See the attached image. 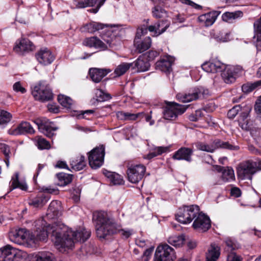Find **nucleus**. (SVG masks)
I'll use <instances>...</instances> for the list:
<instances>
[{
  "mask_svg": "<svg viewBox=\"0 0 261 261\" xmlns=\"http://www.w3.org/2000/svg\"><path fill=\"white\" fill-rule=\"evenodd\" d=\"M42 218L34 222V232L25 228H19L9 233L10 240L17 244L31 245L39 241L46 240L49 234L54 238L55 244L61 252L72 248L75 242H84L90 236L91 232L84 227L73 230L62 223L46 225Z\"/></svg>",
  "mask_w": 261,
  "mask_h": 261,
  "instance_id": "obj_1",
  "label": "nucleus"
},
{
  "mask_svg": "<svg viewBox=\"0 0 261 261\" xmlns=\"http://www.w3.org/2000/svg\"><path fill=\"white\" fill-rule=\"evenodd\" d=\"M93 220L95 222L97 236L100 239H106L118 232H121L125 238H128L132 234L130 230L122 229L121 226L104 211L94 212Z\"/></svg>",
  "mask_w": 261,
  "mask_h": 261,
  "instance_id": "obj_2",
  "label": "nucleus"
},
{
  "mask_svg": "<svg viewBox=\"0 0 261 261\" xmlns=\"http://www.w3.org/2000/svg\"><path fill=\"white\" fill-rule=\"evenodd\" d=\"M102 38L107 44L97 37L86 38L82 44L84 46L102 51L107 49L108 47H113L117 45L119 41V38L110 30L108 31L106 34H103Z\"/></svg>",
  "mask_w": 261,
  "mask_h": 261,
  "instance_id": "obj_3",
  "label": "nucleus"
},
{
  "mask_svg": "<svg viewBox=\"0 0 261 261\" xmlns=\"http://www.w3.org/2000/svg\"><path fill=\"white\" fill-rule=\"evenodd\" d=\"M194 145L197 150L210 153H213L220 148L231 150H237L239 149L238 146L233 145L228 142H224L219 139H215L210 143L198 141Z\"/></svg>",
  "mask_w": 261,
  "mask_h": 261,
  "instance_id": "obj_4",
  "label": "nucleus"
},
{
  "mask_svg": "<svg viewBox=\"0 0 261 261\" xmlns=\"http://www.w3.org/2000/svg\"><path fill=\"white\" fill-rule=\"evenodd\" d=\"M260 165L252 160H247L240 163L237 168L238 178L252 180L253 175L257 172Z\"/></svg>",
  "mask_w": 261,
  "mask_h": 261,
  "instance_id": "obj_5",
  "label": "nucleus"
},
{
  "mask_svg": "<svg viewBox=\"0 0 261 261\" xmlns=\"http://www.w3.org/2000/svg\"><path fill=\"white\" fill-rule=\"evenodd\" d=\"M28 253L21 250L7 245L0 249V261H23Z\"/></svg>",
  "mask_w": 261,
  "mask_h": 261,
  "instance_id": "obj_6",
  "label": "nucleus"
},
{
  "mask_svg": "<svg viewBox=\"0 0 261 261\" xmlns=\"http://www.w3.org/2000/svg\"><path fill=\"white\" fill-rule=\"evenodd\" d=\"M176 258L174 250L167 244L160 245L156 248L154 261H173ZM178 261H188L180 259Z\"/></svg>",
  "mask_w": 261,
  "mask_h": 261,
  "instance_id": "obj_7",
  "label": "nucleus"
},
{
  "mask_svg": "<svg viewBox=\"0 0 261 261\" xmlns=\"http://www.w3.org/2000/svg\"><path fill=\"white\" fill-rule=\"evenodd\" d=\"M32 94L36 100L42 102L51 100L53 97L50 88L43 82H40L32 88Z\"/></svg>",
  "mask_w": 261,
  "mask_h": 261,
  "instance_id": "obj_8",
  "label": "nucleus"
},
{
  "mask_svg": "<svg viewBox=\"0 0 261 261\" xmlns=\"http://www.w3.org/2000/svg\"><path fill=\"white\" fill-rule=\"evenodd\" d=\"M167 105L164 108L163 117L169 120H174L178 115L183 114L187 107L180 105L174 102H166Z\"/></svg>",
  "mask_w": 261,
  "mask_h": 261,
  "instance_id": "obj_9",
  "label": "nucleus"
},
{
  "mask_svg": "<svg viewBox=\"0 0 261 261\" xmlns=\"http://www.w3.org/2000/svg\"><path fill=\"white\" fill-rule=\"evenodd\" d=\"M146 167L142 164H132L127 166L126 174L128 180L137 184L144 176Z\"/></svg>",
  "mask_w": 261,
  "mask_h": 261,
  "instance_id": "obj_10",
  "label": "nucleus"
},
{
  "mask_svg": "<svg viewBox=\"0 0 261 261\" xmlns=\"http://www.w3.org/2000/svg\"><path fill=\"white\" fill-rule=\"evenodd\" d=\"M105 147L100 145L92 150L88 156L89 164L92 169H97L102 166L105 156Z\"/></svg>",
  "mask_w": 261,
  "mask_h": 261,
  "instance_id": "obj_11",
  "label": "nucleus"
},
{
  "mask_svg": "<svg viewBox=\"0 0 261 261\" xmlns=\"http://www.w3.org/2000/svg\"><path fill=\"white\" fill-rule=\"evenodd\" d=\"M208 91L207 89H204L202 88H195L190 91L187 93L177 94L176 98L180 102H189L201 98H204L205 95L208 94Z\"/></svg>",
  "mask_w": 261,
  "mask_h": 261,
  "instance_id": "obj_12",
  "label": "nucleus"
},
{
  "mask_svg": "<svg viewBox=\"0 0 261 261\" xmlns=\"http://www.w3.org/2000/svg\"><path fill=\"white\" fill-rule=\"evenodd\" d=\"M34 122L38 126L39 130L46 136L51 138L55 135L54 132L58 128L54 127V123L46 118H37Z\"/></svg>",
  "mask_w": 261,
  "mask_h": 261,
  "instance_id": "obj_13",
  "label": "nucleus"
},
{
  "mask_svg": "<svg viewBox=\"0 0 261 261\" xmlns=\"http://www.w3.org/2000/svg\"><path fill=\"white\" fill-rule=\"evenodd\" d=\"M211 226V220L208 216L200 212L193 223V228L201 232L206 231Z\"/></svg>",
  "mask_w": 261,
  "mask_h": 261,
  "instance_id": "obj_14",
  "label": "nucleus"
},
{
  "mask_svg": "<svg viewBox=\"0 0 261 261\" xmlns=\"http://www.w3.org/2000/svg\"><path fill=\"white\" fill-rule=\"evenodd\" d=\"M222 71V77L225 83L231 84L235 82L238 68L233 66L225 65Z\"/></svg>",
  "mask_w": 261,
  "mask_h": 261,
  "instance_id": "obj_15",
  "label": "nucleus"
},
{
  "mask_svg": "<svg viewBox=\"0 0 261 261\" xmlns=\"http://www.w3.org/2000/svg\"><path fill=\"white\" fill-rule=\"evenodd\" d=\"M35 130L32 125L28 122L24 121L20 123L15 128L10 129L8 131L10 135L17 136L23 134H33Z\"/></svg>",
  "mask_w": 261,
  "mask_h": 261,
  "instance_id": "obj_16",
  "label": "nucleus"
},
{
  "mask_svg": "<svg viewBox=\"0 0 261 261\" xmlns=\"http://www.w3.org/2000/svg\"><path fill=\"white\" fill-rule=\"evenodd\" d=\"M170 21L167 20L158 21L154 25L148 26V31L154 33V36H158L166 31L169 27Z\"/></svg>",
  "mask_w": 261,
  "mask_h": 261,
  "instance_id": "obj_17",
  "label": "nucleus"
},
{
  "mask_svg": "<svg viewBox=\"0 0 261 261\" xmlns=\"http://www.w3.org/2000/svg\"><path fill=\"white\" fill-rule=\"evenodd\" d=\"M34 46L32 42L27 39H21L19 41H16L14 46V50L18 54H22L25 51L33 50Z\"/></svg>",
  "mask_w": 261,
  "mask_h": 261,
  "instance_id": "obj_18",
  "label": "nucleus"
},
{
  "mask_svg": "<svg viewBox=\"0 0 261 261\" xmlns=\"http://www.w3.org/2000/svg\"><path fill=\"white\" fill-rule=\"evenodd\" d=\"M62 210L61 202L58 200H53L49 205L47 216L49 218H57L61 216Z\"/></svg>",
  "mask_w": 261,
  "mask_h": 261,
  "instance_id": "obj_19",
  "label": "nucleus"
},
{
  "mask_svg": "<svg viewBox=\"0 0 261 261\" xmlns=\"http://www.w3.org/2000/svg\"><path fill=\"white\" fill-rule=\"evenodd\" d=\"M193 150L188 147H181L173 155V159L177 160H185L188 162L192 161Z\"/></svg>",
  "mask_w": 261,
  "mask_h": 261,
  "instance_id": "obj_20",
  "label": "nucleus"
},
{
  "mask_svg": "<svg viewBox=\"0 0 261 261\" xmlns=\"http://www.w3.org/2000/svg\"><path fill=\"white\" fill-rule=\"evenodd\" d=\"M220 14V11H213L209 13L200 15L198 19L200 22L202 23L205 27H209L215 22Z\"/></svg>",
  "mask_w": 261,
  "mask_h": 261,
  "instance_id": "obj_21",
  "label": "nucleus"
},
{
  "mask_svg": "<svg viewBox=\"0 0 261 261\" xmlns=\"http://www.w3.org/2000/svg\"><path fill=\"white\" fill-rule=\"evenodd\" d=\"M38 62L43 65L50 64L55 59L54 55L47 48L41 49L36 55Z\"/></svg>",
  "mask_w": 261,
  "mask_h": 261,
  "instance_id": "obj_22",
  "label": "nucleus"
},
{
  "mask_svg": "<svg viewBox=\"0 0 261 261\" xmlns=\"http://www.w3.org/2000/svg\"><path fill=\"white\" fill-rule=\"evenodd\" d=\"M201 67L207 72L215 73L221 72L225 67V64L219 61H215L212 62H205L202 65Z\"/></svg>",
  "mask_w": 261,
  "mask_h": 261,
  "instance_id": "obj_23",
  "label": "nucleus"
},
{
  "mask_svg": "<svg viewBox=\"0 0 261 261\" xmlns=\"http://www.w3.org/2000/svg\"><path fill=\"white\" fill-rule=\"evenodd\" d=\"M172 62L167 57L158 61L155 63V68L156 69L160 70L168 75L172 71Z\"/></svg>",
  "mask_w": 261,
  "mask_h": 261,
  "instance_id": "obj_24",
  "label": "nucleus"
},
{
  "mask_svg": "<svg viewBox=\"0 0 261 261\" xmlns=\"http://www.w3.org/2000/svg\"><path fill=\"white\" fill-rule=\"evenodd\" d=\"M70 166L72 170L80 171L86 166V162L84 155H79L73 158L70 161Z\"/></svg>",
  "mask_w": 261,
  "mask_h": 261,
  "instance_id": "obj_25",
  "label": "nucleus"
},
{
  "mask_svg": "<svg viewBox=\"0 0 261 261\" xmlns=\"http://www.w3.org/2000/svg\"><path fill=\"white\" fill-rule=\"evenodd\" d=\"M109 71L103 69L92 68L89 70L90 76L92 81L99 83L108 73Z\"/></svg>",
  "mask_w": 261,
  "mask_h": 261,
  "instance_id": "obj_26",
  "label": "nucleus"
},
{
  "mask_svg": "<svg viewBox=\"0 0 261 261\" xmlns=\"http://www.w3.org/2000/svg\"><path fill=\"white\" fill-rule=\"evenodd\" d=\"M176 220L184 224L190 223V215L187 205H184L178 210V212L175 215Z\"/></svg>",
  "mask_w": 261,
  "mask_h": 261,
  "instance_id": "obj_27",
  "label": "nucleus"
},
{
  "mask_svg": "<svg viewBox=\"0 0 261 261\" xmlns=\"http://www.w3.org/2000/svg\"><path fill=\"white\" fill-rule=\"evenodd\" d=\"M243 13L241 11H236L232 12H226L222 15V19L225 22L233 23L236 20L243 17Z\"/></svg>",
  "mask_w": 261,
  "mask_h": 261,
  "instance_id": "obj_28",
  "label": "nucleus"
},
{
  "mask_svg": "<svg viewBox=\"0 0 261 261\" xmlns=\"http://www.w3.org/2000/svg\"><path fill=\"white\" fill-rule=\"evenodd\" d=\"M32 261H57V259L52 253L48 251H41L34 256Z\"/></svg>",
  "mask_w": 261,
  "mask_h": 261,
  "instance_id": "obj_29",
  "label": "nucleus"
},
{
  "mask_svg": "<svg viewBox=\"0 0 261 261\" xmlns=\"http://www.w3.org/2000/svg\"><path fill=\"white\" fill-rule=\"evenodd\" d=\"M133 63L134 65L132 67H136L139 72L148 70L150 66L148 61L145 59V57L143 56H140Z\"/></svg>",
  "mask_w": 261,
  "mask_h": 261,
  "instance_id": "obj_30",
  "label": "nucleus"
},
{
  "mask_svg": "<svg viewBox=\"0 0 261 261\" xmlns=\"http://www.w3.org/2000/svg\"><path fill=\"white\" fill-rule=\"evenodd\" d=\"M216 169L219 172H222L221 177L224 181H228L234 179V171L232 168L229 167L224 168L223 167L217 166Z\"/></svg>",
  "mask_w": 261,
  "mask_h": 261,
  "instance_id": "obj_31",
  "label": "nucleus"
},
{
  "mask_svg": "<svg viewBox=\"0 0 261 261\" xmlns=\"http://www.w3.org/2000/svg\"><path fill=\"white\" fill-rule=\"evenodd\" d=\"M254 32L253 38H256V47L257 49H261V19H258L254 23Z\"/></svg>",
  "mask_w": 261,
  "mask_h": 261,
  "instance_id": "obj_32",
  "label": "nucleus"
},
{
  "mask_svg": "<svg viewBox=\"0 0 261 261\" xmlns=\"http://www.w3.org/2000/svg\"><path fill=\"white\" fill-rule=\"evenodd\" d=\"M220 248L215 244H212L206 253V261H217L220 256Z\"/></svg>",
  "mask_w": 261,
  "mask_h": 261,
  "instance_id": "obj_33",
  "label": "nucleus"
},
{
  "mask_svg": "<svg viewBox=\"0 0 261 261\" xmlns=\"http://www.w3.org/2000/svg\"><path fill=\"white\" fill-rule=\"evenodd\" d=\"M103 173L113 185H121L124 182L122 177L117 173L110 172L108 170L103 171Z\"/></svg>",
  "mask_w": 261,
  "mask_h": 261,
  "instance_id": "obj_34",
  "label": "nucleus"
},
{
  "mask_svg": "<svg viewBox=\"0 0 261 261\" xmlns=\"http://www.w3.org/2000/svg\"><path fill=\"white\" fill-rule=\"evenodd\" d=\"M107 25L102 23L92 22L84 25L82 28V31L93 33L97 31L103 30L105 28H107Z\"/></svg>",
  "mask_w": 261,
  "mask_h": 261,
  "instance_id": "obj_35",
  "label": "nucleus"
},
{
  "mask_svg": "<svg viewBox=\"0 0 261 261\" xmlns=\"http://www.w3.org/2000/svg\"><path fill=\"white\" fill-rule=\"evenodd\" d=\"M49 198L43 194L38 196L29 202V204L34 207H42L48 201Z\"/></svg>",
  "mask_w": 261,
  "mask_h": 261,
  "instance_id": "obj_36",
  "label": "nucleus"
},
{
  "mask_svg": "<svg viewBox=\"0 0 261 261\" xmlns=\"http://www.w3.org/2000/svg\"><path fill=\"white\" fill-rule=\"evenodd\" d=\"M19 174L15 173L14 175L12 177L11 180L10 182V190L12 191L16 188H19L22 190H26L27 186L25 184L21 183L18 180Z\"/></svg>",
  "mask_w": 261,
  "mask_h": 261,
  "instance_id": "obj_37",
  "label": "nucleus"
},
{
  "mask_svg": "<svg viewBox=\"0 0 261 261\" xmlns=\"http://www.w3.org/2000/svg\"><path fill=\"white\" fill-rule=\"evenodd\" d=\"M58 179V185L61 187L65 186L70 183L72 180V175L65 173L57 174Z\"/></svg>",
  "mask_w": 261,
  "mask_h": 261,
  "instance_id": "obj_38",
  "label": "nucleus"
},
{
  "mask_svg": "<svg viewBox=\"0 0 261 261\" xmlns=\"http://www.w3.org/2000/svg\"><path fill=\"white\" fill-rule=\"evenodd\" d=\"M136 45L137 49L140 53H143L147 50L151 46V40L150 37H146L142 42L138 41L137 44H135Z\"/></svg>",
  "mask_w": 261,
  "mask_h": 261,
  "instance_id": "obj_39",
  "label": "nucleus"
},
{
  "mask_svg": "<svg viewBox=\"0 0 261 261\" xmlns=\"http://www.w3.org/2000/svg\"><path fill=\"white\" fill-rule=\"evenodd\" d=\"M134 63H122L118 65L114 71L115 76H120L124 74L130 67H132Z\"/></svg>",
  "mask_w": 261,
  "mask_h": 261,
  "instance_id": "obj_40",
  "label": "nucleus"
},
{
  "mask_svg": "<svg viewBox=\"0 0 261 261\" xmlns=\"http://www.w3.org/2000/svg\"><path fill=\"white\" fill-rule=\"evenodd\" d=\"M185 240L184 235L171 236L168 238V242L171 245L179 247L181 246Z\"/></svg>",
  "mask_w": 261,
  "mask_h": 261,
  "instance_id": "obj_41",
  "label": "nucleus"
},
{
  "mask_svg": "<svg viewBox=\"0 0 261 261\" xmlns=\"http://www.w3.org/2000/svg\"><path fill=\"white\" fill-rule=\"evenodd\" d=\"M12 115L8 112L0 110V125H7L11 120Z\"/></svg>",
  "mask_w": 261,
  "mask_h": 261,
  "instance_id": "obj_42",
  "label": "nucleus"
},
{
  "mask_svg": "<svg viewBox=\"0 0 261 261\" xmlns=\"http://www.w3.org/2000/svg\"><path fill=\"white\" fill-rule=\"evenodd\" d=\"M187 207L190 215V222H191L200 213V208L197 205H187Z\"/></svg>",
  "mask_w": 261,
  "mask_h": 261,
  "instance_id": "obj_43",
  "label": "nucleus"
},
{
  "mask_svg": "<svg viewBox=\"0 0 261 261\" xmlns=\"http://www.w3.org/2000/svg\"><path fill=\"white\" fill-rule=\"evenodd\" d=\"M169 150V147H163L160 146L155 148L153 151L147 155V158L149 159H152L156 156L162 154L163 153L167 152Z\"/></svg>",
  "mask_w": 261,
  "mask_h": 261,
  "instance_id": "obj_44",
  "label": "nucleus"
},
{
  "mask_svg": "<svg viewBox=\"0 0 261 261\" xmlns=\"http://www.w3.org/2000/svg\"><path fill=\"white\" fill-rule=\"evenodd\" d=\"M152 13L153 16L156 18L165 17L167 15L166 11L159 6H155L152 8Z\"/></svg>",
  "mask_w": 261,
  "mask_h": 261,
  "instance_id": "obj_45",
  "label": "nucleus"
},
{
  "mask_svg": "<svg viewBox=\"0 0 261 261\" xmlns=\"http://www.w3.org/2000/svg\"><path fill=\"white\" fill-rule=\"evenodd\" d=\"M106 0H88L89 5L90 7H92L96 5V8L91 9L89 11L93 12V13H96L99 9L102 6Z\"/></svg>",
  "mask_w": 261,
  "mask_h": 261,
  "instance_id": "obj_46",
  "label": "nucleus"
},
{
  "mask_svg": "<svg viewBox=\"0 0 261 261\" xmlns=\"http://www.w3.org/2000/svg\"><path fill=\"white\" fill-rule=\"evenodd\" d=\"M59 102L63 107L70 108L72 104V100L69 97L63 95H59L58 97Z\"/></svg>",
  "mask_w": 261,
  "mask_h": 261,
  "instance_id": "obj_47",
  "label": "nucleus"
},
{
  "mask_svg": "<svg viewBox=\"0 0 261 261\" xmlns=\"http://www.w3.org/2000/svg\"><path fill=\"white\" fill-rule=\"evenodd\" d=\"M241 117L243 121H245V120L248 117L249 114L251 111V107L250 105L242 103L241 105Z\"/></svg>",
  "mask_w": 261,
  "mask_h": 261,
  "instance_id": "obj_48",
  "label": "nucleus"
},
{
  "mask_svg": "<svg viewBox=\"0 0 261 261\" xmlns=\"http://www.w3.org/2000/svg\"><path fill=\"white\" fill-rule=\"evenodd\" d=\"M148 31V29L147 26L143 25L141 26L140 27H139L136 32V35L134 40V43L137 44L138 41H137V39H140L142 36L146 34L147 33Z\"/></svg>",
  "mask_w": 261,
  "mask_h": 261,
  "instance_id": "obj_49",
  "label": "nucleus"
},
{
  "mask_svg": "<svg viewBox=\"0 0 261 261\" xmlns=\"http://www.w3.org/2000/svg\"><path fill=\"white\" fill-rule=\"evenodd\" d=\"M72 7L74 8L82 9L90 7L88 0H73Z\"/></svg>",
  "mask_w": 261,
  "mask_h": 261,
  "instance_id": "obj_50",
  "label": "nucleus"
},
{
  "mask_svg": "<svg viewBox=\"0 0 261 261\" xmlns=\"http://www.w3.org/2000/svg\"><path fill=\"white\" fill-rule=\"evenodd\" d=\"M37 145L38 148L40 149H47L50 148L49 143L41 137H38Z\"/></svg>",
  "mask_w": 261,
  "mask_h": 261,
  "instance_id": "obj_51",
  "label": "nucleus"
},
{
  "mask_svg": "<svg viewBox=\"0 0 261 261\" xmlns=\"http://www.w3.org/2000/svg\"><path fill=\"white\" fill-rule=\"evenodd\" d=\"M116 116L119 119L123 120H132V117H134L132 113L122 111L118 112Z\"/></svg>",
  "mask_w": 261,
  "mask_h": 261,
  "instance_id": "obj_52",
  "label": "nucleus"
},
{
  "mask_svg": "<svg viewBox=\"0 0 261 261\" xmlns=\"http://www.w3.org/2000/svg\"><path fill=\"white\" fill-rule=\"evenodd\" d=\"M241 110V105H236L227 113V116L229 119H233Z\"/></svg>",
  "mask_w": 261,
  "mask_h": 261,
  "instance_id": "obj_53",
  "label": "nucleus"
},
{
  "mask_svg": "<svg viewBox=\"0 0 261 261\" xmlns=\"http://www.w3.org/2000/svg\"><path fill=\"white\" fill-rule=\"evenodd\" d=\"M96 94L99 101H106L111 98L110 94L105 93L101 90H98Z\"/></svg>",
  "mask_w": 261,
  "mask_h": 261,
  "instance_id": "obj_54",
  "label": "nucleus"
},
{
  "mask_svg": "<svg viewBox=\"0 0 261 261\" xmlns=\"http://www.w3.org/2000/svg\"><path fill=\"white\" fill-rule=\"evenodd\" d=\"M159 55V53L155 50H150L147 54L143 55L145 57V59L147 61L153 60L156 57Z\"/></svg>",
  "mask_w": 261,
  "mask_h": 261,
  "instance_id": "obj_55",
  "label": "nucleus"
},
{
  "mask_svg": "<svg viewBox=\"0 0 261 261\" xmlns=\"http://www.w3.org/2000/svg\"><path fill=\"white\" fill-rule=\"evenodd\" d=\"M81 250L83 254H91L94 252V248L91 244L85 245L81 247Z\"/></svg>",
  "mask_w": 261,
  "mask_h": 261,
  "instance_id": "obj_56",
  "label": "nucleus"
},
{
  "mask_svg": "<svg viewBox=\"0 0 261 261\" xmlns=\"http://www.w3.org/2000/svg\"><path fill=\"white\" fill-rule=\"evenodd\" d=\"M13 89L15 92H20L22 94L27 92V90L22 87L20 82H16L13 86Z\"/></svg>",
  "mask_w": 261,
  "mask_h": 261,
  "instance_id": "obj_57",
  "label": "nucleus"
},
{
  "mask_svg": "<svg viewBox=\"0 0 261 261\" xmlns=\"http://www.w3.org/2000/svg\"><path fill=\"white\" fill-rule=\"evenodd\" d=\"M229 34L220 32L219 35L216 37L218 40L222 42H227L229 40Z\"/></svg>",
  "mask_w": 261,
  "mask_h": 261,
  "instance_id": "obj_58",
  "label": "nucleus"
},
{
  "mask_svg": "<svg viewBox=\"0 0 261 261\" xmlns=\"http://www.w3.org/2000/svg\"><path fill=\"white\" fill-rule=\"evenodd\" d=\"M227 261H242L240 256L234 252H230L227 255Z\"/></svg>",
  "mask_w": 261,
  "mask_h": 261,
  "instance_id": "obj_59",
  "label": "nucleus"
},
{
  "mask_svg": "<svg viewBox=\"0 0 261 261\" xmlns=\"http://www.w3.org/2000/svg\"><path fill=\"white\" fill-rule=\"evenodd\" d=\"M180 2L188 5H190L196 9H201L202 7L190 0H180Z\"/></svg>",
  "mask_w": 261,
  "mask_h": 261,
  "instance_id": "obj_60",
  "label": "nucleus"
},
{
  "mask_svg": "<svg viewBox=\"0 0 261 261\" xmlns=\"http://www.w3.org/2000/svg\"><path fill=\"white\" fill-rule=\"evenodd\" d=\"M225 244L227 247V250L228 251H231L234 250L236 248L235 244L229 239H227L225 241Z\"/></svg>",
  "mask_w": 261,
  "mask_h": 261,
  "instance_id": "obj_61",
  "label": "nucleus"
},
{
  "mask_svg": "<svg viewBox=\"0 0 261 261\" xmlns=\"http://www.w3.org/2000/svg\"><path fill=\"white\" fill-rule=\"evenodd\" d=\"M242 90L244 93H249L253 90L251 83L243 85L242 86Z\"/></svg>",
  "mask_w": 261,
  "mask_h": 261,
  "instance_id": "obj_62",
  "label": "nucleus"
},
{
  "mask_svg": "<svg viewBox=\"0 0 261 261\" xmlns=\"http://www.w3.org/2000/svg\"><path fill=\"white\" fill-rule=\"evenodd\" d=\"M254 109L257 113H261V95L258 98V99L256 101L254 106Z\"/></svg>",
  "mask_w": 261,
  "mask_h": 261,
  "instance_id": "obj_63",
  "label": "nucleus"
},
{
  "mask_svg": "<svg viewBox=\"0 0 261 261\" xmlns=\"http://www.w3.org/2000/svg\"><path fill=\"white\" fill-rule=\"evenodd\" d=\"M231 195L236 197H239L241 195V191L238 188H232L231 190Z\"/></svg>",
  "mask_w": 261,
  "mask_h": 261,
  "instance_id": "obj_64",
  "label": "nucleus"
}]
</instances>
